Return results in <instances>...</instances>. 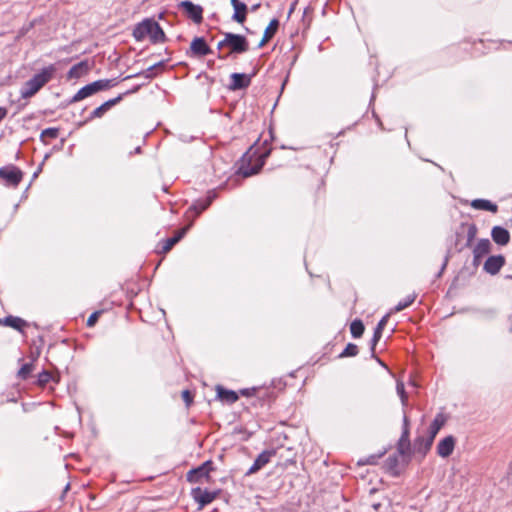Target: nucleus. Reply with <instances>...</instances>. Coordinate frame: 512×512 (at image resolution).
Returning a JSON list of instances; mask_svg holds the SVG:
<instances>
[{"mask_svg": "<svg viewBox=\"0 0 512 512\" xmlns=\"http://www.w3.org/2000/svg\"><path fill=\"white\" fill-rule=\"evenodd\" d=\"M133 36L137 41L149 38L153 43H160L165 39L162 28L153 19H145L137 24L133 30Z\"/></svg>", "mask_w": 512, "mask_h": 512, "instance_id": "nucleus-1", "label": "nucleus"}, {"mask_svg": "<svg viewBox=\"0 0 512 512\" xmlns=\"http://www.w3.org/2000/svg\"><path fill=\"white\" fill-rule=\"evenodd\" d=\"M56 69L53 65L43 68L39 73L34 75L28 80L21 88V97L24 99L30 98L35 95L46 83H48Z\"/></svg>", "mask_w": 512, "mask_h": 512, "instance_id": "nucleus-2", "label": "nucleus"}, {"mask_svg": "<svg viewBox=\"0 0 512 512\" xmlns=\"http://www.w3.org/2000/svg\"><path fill=\"white\" fill-rule=\"evenodd\" d=\"M266 154H257L251 149L242 157L239 173L243 177H250L260 171L264 165Z\"/></svg>", "mask_w": 512, "mask_h": 512, "instance_id": "nucleus-3", "label": "nucleus"}, {"mask_svg": "<svg viewBox=\"0 0 512 512\" xmlns=\"http://www.w3.org/2000/svg\"><path fill=\"white\" fill-rule=\"evenodd\" d=\"M111 86L112 81L108 79L94 81L79 89L78 92L73 96L71 102H79L96 94L97 92L107 90Z\"/></svg>", "mask_w": 512, "mask_h": 512, "instance_id": "nucleus-4", "label": "nucleus"}, {"mask_svg": "<svg viewBox=\"0 0 512 512\" xmlns=\"http://www.w3.org/2000/svg\"><path fill=\"white\" fill-rule=\"evenodd\" d=\"M230 48V53H243L248 50L246 38L239 34L225 33L224 39L218 43V49Z\"/></svg>", "mask_w": 512, "mask_h": 512, "instance_id": "nucleus-5", "label": "nucleus"}, {"mask_svg": "<svg viewBox=\"0 0 512 512\" xmlns=\"http://www.w3.org/2000/svg\"><path fill=\"white\" fill-rule=\"evenodd\" d=\"M23 174L15 166L3 167L0 169V180L6 185L16 187L22 180Z\"/></svg>", "mask_w": 512, "mask_h": 512, "instance_id": "nucleus-6", "label": "nucleus"}, {"mask_svg": "<svg viewBox=\"0 0 512 512\" xmlns=\"http://www.w3.org/2000/svg\"><path fill=\"white\" fill-rule=\"evenodd\" d=\"M179 7L183 9L186 15L192 19L195 23L199 24L203 20V8L200 5H196L191 1L185 0L179 4Z\"/></svg>", "mask_w": 512, "mask_h": 512, "instance_id": "nucleus-7", "label": "nucleus"}, {"mask_svg": "<svg viewBox=\"0 0 512 512\" xmlns=\"http://www.w3.org/2000/svg\"><path fill=\"white\" fill-rule=\"evenodd\" d=\"M194 500L199 504L200 508L210 504L217 496V492L208 491L199 487L192 490Z\"/></svg>", "mask_w": 512, "mask_h": 512, "instance_id": "nucleus-8", "label": "nucleus"}, {"mask_svg": "<svg viewBox=\"0 0 512 512\" xmlns=\"http://www.w3.org/2000/svg\"><path fill=\"white\" fill-rule=\"evenodd\" d=\"M447 417L443 413H438L428 428V445L432 444L440 429L445 425Z\"/></svg>", "mask_w": 512, "mask_h": 512, "instance_id": "nucleus-9", "label": "nucleus"}, {"mask_svg": "<svg viewBox=\"0 0 512 512\" xmlns=\"http://www.w3.org/2000/svg\"><path fill=\"white\" fill-rule=\"evenodd\" d=\"M455 444L456 440L452 435L446 436L437 444V454L442 458L450 456L454 451Z\"/></svg>", "mask_w": 512, "mask_h": 512, "instance_id": "nucleus-10", "label": "nucleus"}, {"mask_svg": "<svg viewBox=\"0 0 512 512\" xmlns=\"http://www.w3.org/2000/svg\"><path fill=\"white\" fill-rule=\"evenodd\" d=\"M230 79L229 89L233 91L247 88L251 83V76L244 73H233Z\"/></svg>", "mask_w": 512, "mask_h": 512, "instance_id": "nucleus-11", "label": "nucleus"}, {"mask_svg": "<svg viewBox=\"0 0 512 512\" xmlns=\"http://www.w3.org/2000/svg\"><path fill=\"white\" fill-rule=\"evenodd\" d=\"M190 50L192 55L198 57L206 56L212 52L202 37H196L192 40Z\"/></svg>", "mask_w": 512, "mask_h": 512, "instance_id": "nucleus-12", "label": "nucleus"}, {"mask_svg": "<svg viewBox=\"0 0 512 512\" xmlns=\"http://www.w3.org/2000/svg\"><path fill=\"white\" fill-rule=\"evenodd\" d=\"M210 470L211 463L207 461L198 468L190 470L187 474V479L189 482H199L202 477H208Z\"/></svg>", "mask_w": 512, "mask_h": 512, "instance_id": "nucleus-13", "label": "nucleus"}, {"mask_svg": "<svg viewBox=\"0 0 512 512\" xmlns=\"http://www.w3.org/2000/svg\"><path fill=\"white\" fill-rule=\"evenodd\" d=\"M504 264L505 259L503 256H490L484 264V270L491 275H495L500 271Z\"/></svg>", "mask_w": 512, "mask_h": 512, "instance_id": "nucleus-14", "label": "nucleus"}, {"mask_svg": "<svg viewBox=\"0 0 512 512\" xmlns=\"http://www.w3.org/2000/svg\"><path fill=\"white\" fill-rule=\"evenodd\" d=\"M230 3L234 9L232 20L240 24L244 23L247 15L246 4L241 2L240 0H230Z\"/></svg>", "mask_w": 512, "mask_h": 512, "instance_id": "nucleus-15", "label": "nucleus"}, {"mask_svg": "<svg viewBox=\"0 0 512 512\" xmlns=\"http://www.w3.org/2000/svg\"><path fill=\"white\" fill-rule=\"evenodd\" d=\"M491 243L488 239H481L473 250L474 264H478L480 259L487 255L490 251Z\"/></svg>", "mask_w": 512, "mask_h": 512, "instance_id": "nucleus-16", "label": "nucleus"}, {"mask_svg": "<svg viewBox=\"0 0 512 512\" xmlns=\"http://www.w3.org/2000/svg\"><path fill=\"white\" fill-rule=\"evenodd\" d=\"M90 65L88 61H81L72 66L68 72L69 79H78L88 73Z\"/></svg>", "mask_w": 512, "mask_h": 512, "instance_id": "nucleus-17", "label": "nucleus"}, {"mask_svg": "<svg viewBox=\"0 0 512 512\" xmlns=\"http://www.w3.org/2000/svg\"><path fill=\"white\" fill-rule=\"evenodd\" d=\"M272 455L273 452L271 451H263L262 453H260L258 457L255 459L253 465L249 468L247 474L256 473L258 470L264 467L270 461Z\"/></svg>", "mask_w": 512, "mask_h": 512, "instance_id": "nucleus-18", "label": "nucleus"}, {"mask_svg": "<svg viewBox=\"0 0 512 512\" xmlns=\"http://www.w3.org/2000/svg\"><path fill=\"white\" fill-rule=\"evenodd\" d=\"M491 236L493 241L499 245H506L510 240V234L508 230L501 226L493 227Z\"/></svg>", "mask_w": 512, "mask_h": 512, "instance_id": "nucleus-19", "label": "nucleus"}, {"mask_svg": "<svg viewBox=\"0 0 512 512\" xmlns=\"http://www.w3.org/2000/svg\"><path fill=\"white\" fill-rule=\"evenodd\" d=\"M410 445L409 442V421L407 416L403 418V432L401 438L399 440L398 446L401 454L405 453V449H408Z\"/></svg>", "mask_w": 512, "mask_h": 512, "instance_id": "nucleus-20", "label": "nucleus"}, {"mask_svg": "<svg viewBox=\"0 0 512 512\" xmlns=\"http://www.w3.org/2000/svg\"><path fill=\"white\" fill-rule=\"evenodd\" d=\"M217 397L226 403L233 404L238 400V394L235 391L227 390L222 386L216 387Z\"/></svg>", "mask_w": 512, "mask_h": 512, "instance_id": "nucleus-21", "label": "nucleus"}, {"mask_svg": "<svg viewBox=\"0 0 512 512\" xmlns=\"http://www.w3.org/2000/svg\"><path fill=\"white\" fill-rule=\"evenodd\" d=\"M471 207L476 210H485L490 211L492 213H496L498 210V207L496 204L492 203L489 200L486 199H474L470 203Z\"/></svg>", "mask_w": 512, "mask_h": 512, "instance_id": "nucleus-22", "label": "nucleus"}, {"mask_svg": "<svg viewBox=\"0 0 512 512\" xmlns=\"http://www.w3.org/2000/svg\"><path fill=\"white\" fill-rule=\"evenodd\" d=\"M278 27L279 21L277 19H272L264 31L263 38L259 43L260 47L264 46L270 39L273 38L278 30Z\"/></svg>", "mask_w": 512, "mask_h": 512, "instance_id": "nucleus-23", "label": "nucleus"}, {"mask_svg": "<svg viewBox=\"0 0 512 512\" xmlns=\"http://www.w3.org/2000/svg\"><path fill=\"white\" fill-rule=\"evenodd\" d=\"M120 100V97H117L115 99H110L97 107L91 114L90 118H101L112 106H114L118 101Z\"/></svg>", "mask_w": 512, "mask_h": 512, "instance_id": "nucleus-24", "label": "nucleus"}, {"mask_svg": "<svg viewBox=\"0 0 512 512\" xmlns=\"http://www.w3.org/2000/svg\"><path fill=\"white\" fill-rule=\"evenodd\" d=\"M388 318H389V314L385 315L380 321L379 323L377 324L376 328H375V331H374V335H373V338L371 340V350L374 351L375 349V346L377 345L378 341L380 340L381 336H382V331L388 321Z\"/></svg>", "mask_w": 512, "mask_h": 512, "instance_id": "nucleus-25", "label": "nucleus"}, {"mask_svg": "<svg viewBox=\"0 0 512 512\" xmlns=\"http://www.w3.org/2000/svg\"><path fill=\"white\" fill-rule=\"evenodd\" d=\"M0 324H4L19 331H21L26 326V322L22 318L14 316H8L4 319H0Z\"/></svg>", "mask_w": 512, "mask_h": 512, "instance_id": "nucleus-26", "label": "nucleus"}, {"mask_svg": "<svg viewBox=\"0 0 512 512\" xmlns=\"http://www.w3.org/2000/svg\"><path fill=\"white\" fill-rule=\"evenodd\" d=\"M213 198H214V195L213 196H208L204 200L196 201L193 204V206L191 207V210H194L196 215H199L201 212H203L204 210H206L209 207V205L211 204Z\"/></svg>", "mask_w": 512, "mask_h": 512, "instance_id": "nucleus-27", "label": "nucleus"}, {"mask_svg": "<svg viewBox=\"0 0 512 512\" xmlns=\"http://www.w3.org/2000/svg\"><path fill=\"white\" fill-rule=\"evenodd\" d=\"M350 331L354 338H359L364 332V325L361 320H354L350 325Z\"/></svg>", "mask_w": 512, "mask_h": 512, "instance_id": "nucleus-28", "label": "nucleus"}, {"mask_svg": "<svg viewBox=\"0 0 512 512\" xmlns=\"http://www.w3.org/2000/svg\"><path fill=\"white\" fill-rule=\"evenodd\" d=\"M415 298V294L408 295L404 300L398 302V304L394 307L393 312H400L409 307L414 302Z\"/></svg>", "mask_w": 512, "mask_h": 512, "instance_id": "nucleus-29", "label": "nucleus"}, {"mask_svg": "<svg viewBox=\"0 0 512 512\" xmlns=\"http://www.w3.org/2000/svg\"><path fill=\"white\" fill-rule=\"evenodd\" d=\"M396 391H397L398 396L400 397L402 405L406 406L408 396H407V393L405 392L404 383L402 381H397Z\"/></svg>", "mask_w": 512, "mask_h": 512, "instance_id": "nucleus-30", "label": "nucleus"}, {"mask_svg": "<svg viewBox=\"0 0 512 512\" xmlns=\"http://www.w3.org/2000/svg\"><path fill=\"white\" fill-rule=\"evenodd\" d=\"M58 134H59V130L57 128H47L42 131L41 138L42 139H46V138L55 139L58 137Z\"/></svg>", "mask_w": 512, "mask_h": 512, "instance_id": "nucleus-31", "label": "nucleus"}, {"mask_svg": "<svg viewBox=\"0 0 512 512\" xmlns=\"http://www.w3.org/2000/svg\"><path fill=\"white\" fill-rule=\"evenodd\" d=\"M358 353V347L355 344H348L345 350L341 353V356L349 357L355 356Z\"/></svg>", "mask_w": 512, "mask_h": 512, "instance_id": "nucleus-32", "label": "nucleus"}, {"mask_svg": "<svg viewBox=\"0 0 512 512\" xmlns=\"http://www.w3.org/2000/svg\"><path fill=\"white\" fill-rule=\"evenodd\" d=\"M189 227H190V225H188V226L182 228L181 230H179L174 237L169 238L170 241H173L174 245L176 243H178L181 240V238L186 234V232L188 231Z\"/></svg>", "mask_w": 512, "mask_h": 512, "instance_id": "nucleus-33", "label": "nucleus"}, {"mask_svg": "<svg viewBox=\"0 0 512 512\" xmlns=\"http://www.w3.org/2000/svg\"><path fill=\"white\" fill-rule=\"evenodd\" d=\"M189 227H190V225H188V226L182 228L181 230H179L174 237L169 238L170 241H173L174 245L176 243H178L181 240V238L186 234V232L188 231Z\"/></svg>", "mask_w": 512, "mask_h": 512, "instance_id": "nucleus-34", "label": "nucleus"}, {"mask_svg": "<svg viewBox=\"0 0 512 512\" xmlns=\"http://www.w3.org/2000/svg\"><path fill=\"white\" fill-rule=\"evenodd\" d=\"M504 482L506 486L512 490V462L509 464Z\"/></svg>", "mask_w": 512, "mask_h": 512, "instance_id": "nucleus-35", "label": "nucleus"}, {"mask_svg": "<svg viewBox=\"0 0 512 512\" xmlns=\"http://www.w3.org/2000/svg\"><path fill=\"white\" fill-rule=\"evenodd\" d=\"M31 371H32V366L30 364H24L20 368L18 374L20 377L26 378L30 374Z\"/></svg>", "mask_w": 512, "mask_h": 512, "instance_id": "nucleus-36", "label": "nucleus"}, {"mask_svg": "<svg viewBox=\"0 0 512 512\" xmlns=\"http://www.w3.org/2000/svg\"><path fill=\"white\" fill-rule=\"evenodd\" d=\"M99 315H100V312H98V311H96V312L92 313V314L88 317V319H87V326H88V327H92V326H94V325H95V323H96V322H97V320H98Z\"/></svg>", "mask_w": 512, "mask_h": 512, "instance_id": "nucleus-37", "label": "nucleus"}, {"mask_svg": "<svg viewBox=\"0 0 512 512\" xmlns=\"http://www.w3.org/2000/svg\"><path fill=\"white\" fill-rule=\"evenodd\" d=\"M418 445L423 446V454H425L432 446V444L428 445V437L426 439H420L418 441Z\"/></svg>", "mask_w": 512, "mask_h": 512, "instance_id": "nucleus-38", "label": "nucleus"}, {"mask_svg": "<svg viewBox=\"0 0 512 512\" xmlns=\"http://www.w3.org/2000/svg\"><path fill=\"white\" fill-rule=\"evenodd\" d=\"M182 398L185 401L186 405L189 406L192 402V396L191 393L188 390H184L182 392Z\"/></svg>", "mask_w": 512, "mask_h": 512, "instance_id": "nucleus-39", "label": "nucleus"}, {"mask_svg": "<svg viewBox=\"0 0 512 512\" xmlns=\"http://www.w3.org/2000/svg\"><path fill=\"white\" fill-rule=\"evenodd\" d=\"M173 246H174L173 241H170V239L168 238L167 240L164 241V245L162 247V252L166 253V252L170 251Z\"/></svg>", "mask_w": 512, "mask_h": 512, "instance_id": "nucleus-40", "label": "nucleus"}, {"mask_svg": "<svg viewBox=\"0 0 512 512\" xmlns=\"http://www.w3.org/2000/svg\"><path fill=\"white\" fill-rule=\"evenodd\" d=\"M256 389L255 388H246V389H242L240 391V393L243 395V396H252L254 393H255Z\"/></svg>", "mask_w": 512, "mask_h": 512, "instance_id": "nucleus-41", "label": "nucleus"}, {"mask_svg": "<svg viewBox=\"0 0 512 512\" xmlns=\"http://www.w3.org/2000/svg\"><path fill=\"white\" fill-rule=\"evenodd\" d=\"M49 378H50V374L47 373V372H43L42 374H40L39 376V381L42 382V383H46L49 381Z\"/></svg>", "mask_w": 512, "mask_h": 512, "instance_id": "nucleus-42", "label": "nucleus"}, {"mask_svg": "<svg viewBox=\"0 0 512 512\" xmlns=\"http://www.w3.org/2000/svg\"><path fill=\"white\" fill-rule=\"evenodd\" d=\"M7 115V109L0 107V122L6 117Z\"/></svg>", "mask_w": 512, "mask_h": 512, "instance_id": "nucleus-43", "label": "nucleus"}, {"mask_svg": "<svg viewBox=\"0 0 512 512\" xmlns=\"http://www.w3.org/2000/svg\"><path fill=\"white\" fill-rule=\"evenodd\" d=\"M259 5H254L253 10L257 9Z\"/></svg>", "mask_w": 512, "mask_h": 512, "instance_id": "nucleus-44", "label": "nucleus"}]
</instances>
